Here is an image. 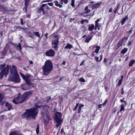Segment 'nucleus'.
Returning a JSON list of instances; mask_svg holds the SVG:
<instances>
[{
    "label": "nucleus",
    "instance_id": "bf43d9fd",
    "mask_svg": "<svg viewBox=\"0 0 135 135\" xmlns=\"http://www.w3.org/2000/svg\"><path fill=\"white\" fill-rule=\"evenodd\" d=\"M103 56L102 54L101 55H100V60H99V61H100L102 60L103 57Z\"/></svg>",
    "mask_w": 135,
    "mask_h": 135
},
{
    "label": "nucleus",
    "instance_id": "5fc2aeb1",
    "mask_svg": "<svg viewBox=\"0 0 135 135\" xmlns=\"http://www.w3.org/2000/svg\"><path fill=\"white\" fill-rule=\"evenodd\" d=\"M26 16L27 18H30V14H28V13H27L26 15Z\"/></svg>",
    "mask_w": 135,
    "mask_h": 135
},
{
    "label": "nucleus",
    "instance_id": "39448f33",
    "mask_svg": "<svg viewBox=\"0 0 135 135\" xmlns=\"http://www.w3.org/2000/svg\"><path fill=\"white\" fill-rule=\"evenodd\" d=\"M52 6L53 5V3L52 2L51 3H48L47 4H42L40 6L38 9L37 11V12L38 14H40L42 12L43 15L46 16L48 15L49 12L48 10L50 9L49 6L47 5Z\"/></svg>",
    "mask_w": 135,
    "mask_h": 135
},
{
    "label": "nucleus",
    "instance_id": "49530a36",
    "mask_svg": "<svg viewBox=\"0 0 135 135\" xmlns=\"http://www.w3.org/2000/svg\"><path fill=\"white\" fill-rule=\"evenodd\" d=\"M85 61V60H83L82 62H81V64L80 65V66H81L82 65H84V63Z\"/></svg>",
    "mask_w": 135,
    "mask_h": 135
},
{
    "label": "nucleus",
    "instance_id": "f03ea898",
    "mask_svg": "<svg viewBox=\"0 0 135 135\" xmlns=\"http://www.w3.org/2000/svg\"><path fill=\"white\" fill-rule=\"evenodd\" d=\"M32 93V90L25 92L21 95H18L17 97L14 98L12 101L16 104L22 103L26 100L29 96H31Z\"/></svg>",
    "mask_w": 135,
    "mask_h": 135
},
{
    "label": "nucleus",
    "instance_id": "1a4fd4ad",
    "mask_svg": "<svg viewBox=\"0 0 135 135\" xmlns=\"http://www.w3.org/2000/svg\"><path fill=\"white\" fill-rule=\"evenodd\" d=\"M20 74L22 78L25 81L26 84L30 86L34 87L33 83L30 82V80H29L30 76L28 75L25 76L21 73H20Z\"/></svg>",
    "mask_w": 135,
    "mask_h": 135
},
{
    "label": "nucleus",
    "instance_id": "58836bf2",
    "mask_svg": "<svg viewBox=\"0 0 135 135\" xmlns=\"http://www.w3.org/2000/svg\"><path fill=\"white\" fill-rule=\"evenodd\" d=\"M99 57H97L96 56H95L94 58V59L97 62H99Z\"/></svg>",
    "mask_w": 135,
    "mask_h": 135
},
{
    "label": "nucleus",
    "instance_id": "f8f14e48",
    "mask_svg": "<svg viewBox=\"0 0 135 135\" xmlns=\"http://www.w3.org/2000/svg\"><path fill=\"white\" fill-rule=\"evenodd\" d=\"M5 64L1 65L0 69L2 70H3L4 71H6V73H8L9 68L7 65L6 66V67H5Z\"/></svg>",
    "mask_w": 135,
    "mask_h": 135
},
{
    "label": "nucleus",
    "instance_id": "8fccbe9b",
    "mask_svg": "<svg viewBox=\"0 0 135 135\" xmlns=\"http://www.w3.org/2000/svg\"><path fill=\"white\" fill-rule=\"evenodd\" d=\"M95 52H94H94H93L91 54V56L92 57H93V56H94L95 55L94 54V53H95Z\"/></svg>",
    "mask_w": 135,
    "mask_h": 135
},
{
    "label": "nucleus",
    "instance_id": "f257e3e1",
    "mask_svg": "<svg viewBox=\"0 0 135 135\" xmlns=\"http://www.w3.org/2000/svg\"><path fill=\"white\" fill-rule=\"evenodd\" d=\"M35 107H32L25 110V112L21 115V117L22 119H25L28 120L31 119V118L35 119L38 113V108H42L44 105H39L38 103L34 104Z\"/></svg>",
    "mask_w": 135,
    "mask_h": 135
},
{
    "label": "nucleus",
    "instance_id": "72a5a7b5",
    "mask_svg": "<svg viewBox=\"0 0 135 135\" xmlns=\"http://www.w3.org/2000/svg\"><path fill=\"white\" fill-rule=\"evenodd\" d=\"M75 0H72L71 1V6L74 7L75 6L74 5V2H75Z\"/></svg>",
    "mask_w": 135,
    "mask_h": 135
},
{
    "label": "nucleus",
    "instance_id": "dca6fc26",
    "mask_svg": "<svg viewBox=\"0 0 135 135\" xmlns=\"http://www.w3.org/2000/svg\"><path fill=\"white\" fill-rule=\"evenodd\" d=\"M5 106L8 109V110H10L12 109V106L10 103L8 102H6V103Z\"/></svg>",
    "mask_w": 135,
    "mask_h": 135
},
{
    "label": "nucleus",
    "instance_id": "e2e57ef3",
    "mask_svg": "<svg viewBox=\"0 0 135 135\" xmlns=\"http://www.w3.org/2000/svg\"><path fill=\"white\" fill-rule=\"evenodd\" d=\"M131 41H130L128 43V44L127 45H128V46H129L131 45Z\"/></svg>",
    "mask_w": 135,
    "mask_h": 135
},
{
    "label": "nucleus",
    "instance_id": "f704fd0d",
    "mask_svg": "<svg viewBox=\"0 0 135 135\" xmlns=\"http://www.w3.org/2000/svg\"><path fill=\"white\" fill-rule=\"evenodd\" d=\"M63 133V134L64 135H66V133L64 132V130L63 128H61V133Z\"/></svg>",
    "mask_w": 135,
    "mask_h": 135
},
{
    "label": "nucleus",
    "instance_id": "9b49d317",
    "mask_svg": "<svg viewBox=\"0 0 135 135\" xmlns=\"http://www.w3.org/2000/svg\"><path fill=\"white\" fill-rule=\"evenodd\" d=\"M30 0H24V7L23 8V9L24 10L25 12L26 13L27 11V8L30 2Z\"/></svg>",
    "mask_w": 135,
    "mask_h": 135
},
{
    "label": "nucleus",
    "instance_id": "aec40b11",
    "mask_svg": "<svg viewBox=\"0 0 135 135\" xmlns=\"http://www.w3.org/2000/svg\"><path fill=\"white\" fill-rule=\"evenodd\" d=\"M73 45L69 43H67L66 44V46L64 47L65 49H71L73 48Z\"/></svg>",
    "mask_w": 135,
    "mask_h": 135
},
{
    "label": "nucleus",
    "instance_id": "69168bd1",
    "mask_svg": "<svg viewBox=\"0 0 135 135\" xmlns=\"http://www.w3.org/2000/svg\"><path fill=\"white\" fill-rule=\"evenodd\" d=\"M105 91H107L108 88V87L107 86H105Z\"/></svg>",
    "mask_w": 135,
    "mask_h": 135
},
{
    "label": "nucleus",
    "instance_id": "7ed1b4c3",
    "mask_svg": "<svg viewBox=\"0 0 135 135\" xmlns=\"http://www.w3.org/2000/svg\"><path fill=\"white\" fill-rule=\"evenodd\" d=\"M12 69H10L11 75L9 78V80L17 83L19 82L21 79L19 75L17 70L16 67L15 65L12 66Z\"/></svg>",
    "mask_w": 135,
    "mask_h": 135
},
{
    "label": "nucleus",
    "instance_id": "6ab92c4d",
    "mask_svg": "<svg viewBox=\"0 0 135 135\" xmlns=\"http://www.w3.org/2000/svg\"><path fill=\"white\" fill-rule=\"evenodd\" d=\"M94 28V25L93 24H89L88 25V30L89 31H91Z\"/></svg>",
    "mask_w": 135,
    "mask_h": 135
},
{
    "label": "nucleus",
    "instance_id": "c85d7f7f",
    "mask_svg": "<svg viewBox=\"0 0 135 135\" xmlns=\"http://www.w3.org/2000/svg\"><path fill=\"white\" fill-rule=\"evenodd\" d=\"M128 49L127 48H124L121 51V53L123 54H125L127 51Z\"/></svg>",
    "mask_w": 135,
    "mask_h": 135
},
{
    "label": "nucleus",
    "instance_id": "a19ab883",
    "mask_svg": "<svg viewBox=\"0 0 135 135\" xmlns=\"http://www.w3.org/2000/svg\"><path fill=\"white\" fill-rule=\"evenodd\" d=\"M107 99L103 103L102 105H103V106H104L106 105V103L107 102Z\"/></svg>",
    "mask_w": 135,
    "mask_h": 135
},
{
    "label": "nucleus",
    "instance_id": "9d476101",
    "mask_svg": "<svg viewBox=\"0 0 135 135\" xmlns=\"http://www.w3.org/2000/svg\"><path fill=\"white\" fill-rule=\"evenodd\" d=\"M55 51L51 49L46 51L45 53V55L48 57H54L55 55Z\"/></svg>",
    "mask_w": 135,
    "mask_h": 135
},
{
    "label": "nucleus",
    "instance_id": "09e8293b",
    "mask_svg": "<svg viewBox=\"0 0 135 135\" xmlns=\"http://www.w3.org/2000/svg\"><path fill=\"white\" fill-rule=\"evenodd\" d=\"M84 19L80 21V23L81 25H83L84 24Z\"/></svg>",
    "mask_w": 135,
    "mask_h": 135
},
{
    "label": "nucleus",
    "instance_id": "c756f323",
    "mask_svg": "<svg viewBox=\"0 0 135 135\" xmlns=\"http://www.w3.org/2000/svg\"><path fill=\"white\" fill-rule=\"evenodd\" d=\"M135 61L133 60H131L129 63V66H132L133 64L134 63Z\"/></svg>",
    "mask_w": 135,
    "mask_h": 135
},
{
    "label": "nucleus",
    "instance_id": "13d9d810",
    "mask_svg": "<svg viewBox=\"0 0 135 135\" xmlns=\"http://www.w3.org/2000/svg\"><path fill=\"white\" fill-rule=\"evenodd\" d=\"M95 33L94 32L92 31H91L90 32V34H91V35L93 34L94 35H93V36L95 34Z\"/></svg>",
    "mask_w": 135,
    "mask_h": 135
},
{
    "label": "nucleus",
    "instance_id": "cd10ccee",
    "mask_svg": "<svg viewBox=\"0 0 135 135\" xmlns=\"http://www.w3.org/2000/svg\"><path fill=\"white\" fill-rule=\"evenodd\" d=\"M95 47L96 48V49L95 50L94 52H95L97 54L98 53V52L99 51L100 47V46H96Z\"/></svg>",
    "mask_w": 135,
    "mask_h": 135
},
{
    "label": "nucleus",
    "instance_id": "7c9ffc66",
    "mask_svg": "<svg viewBox=\"0 0 135 135\" xmlns=\"http://www.w3.org/2000/svg\"><path fill=\"white\" fill-rule=\"evenodd\" d=\"M39 125L37 124V127L36 129V133L37 134H38L39 132Z\"/></svg>",
    "mask_w": 135,
    "mask_h": 135
},
{
    "label": "nucleus",
    "instance_id": "de8ad7c7",
    "mask_svg": "<svg viewBox=\"0 0 135 135\" xmlns=\"http://www.w3.org/2000/svg\"><path fill=\"white\" fill-rule=\"evenodd\" d=\"M68 1L69 0H64L63 2L65 4H66L68 2Z\"/></svg>",
    "mask_w": 135,
    "mask_h": 135
},
{
    "label": "nucleus",
    "instance_id": "37998d69",
    "mask_svg": "<svg viewBox=\"0 0 135 135\" xmlns=\"http://www.w3.org/2000/svg\"><path fill=\"white\" fill-rule=\"evenodd\" d=\"M119 5H118L117 6L116 8L114 10V12L115 13H116V12H117V9L118 8V7H119Z\"/></svg>",
    "mask_w": 135,
    "mask_h": 135
},
{
    "label": "nucleus",
    "instance_id": "774afa93",
    "mask_svg": "<svg viewBox=\"0 0 135 135\" xmlns=\"http://www.w3.org/2000/svg\"><path fill=\"white\" fill-rule=\"evenodd\" d=\"M124 18L126 20L128 18L127 15H126Z\"/></svg>",
    "mask_w": 135,
    "mask_h": 135
},
{
    "label": "nucleus",
    "instance_id": "4be33fe9",
    "mask_svg": "<svg viewBox=\"0 0 135 135\" xmlns=\"http://www.w3.org/2000/svg\"><path fill=\"white\" fill-rule=\"evenodd\" d=\"M25 33L29 35L28 36L29 37L31 38H33V35L31 34V32L27 31H25Z\"/></svg>",
    "mask_w": 135,
    "mask_h": 135
},
{
    "label": "nucleus",
    "instance_id": "2f4dec72",
    "mask_svg": "<svg viewBox=\"0 0 135 135\" xmlns=\"http://www.w3.org/2000/svg\"><path fill=\"white\" fill-rule=\"evenodd\" d=\"M79 81L80 82L84 83L85 82V80L83 78H80L79 79Z\"/></svg>",
    "mask_w": 135,
    "mask_h": 135
},
{
    "label": "nucleus",
    "instance_id": "4468645a",
    "mask_svg": "<svg viewBox=\"0 0 135 135\" xmlns=\"http://www.w3.org/2000/svg\"><path fill=\"white\" fill-rule=\"evenodd\" d=\"M128 37H124L122 38L120 40L119 42L117 45V49L119 48L121 46L125 39H126V41L128 40Z\"/></svg>",
    "mask_w": 135,
    "mask_h": 135
},
{
    "label": "nucleus",
    "instance_id": "338daca9",
    "mask_svg": "<svg viewBox=\"0 0 135 135\" xmlns=\"http://www.w3.org/2000/svg\"><path fill=\"white\" fill-rule=\"evenodd\" d=\"M74 18H70V22H71L72 21H74Z\"/></svg>",
    "mask_w": 135,
    "mask_h": 135
},
{
    "label": "nucleus",
    "instance_id": "ddd939ff",
    "mask_svg": "<svg viewBox=\"0 0 135 135\" xmlns=\"http://www.w3.org/2000/svg\"><path fill=\"white\" fill-rule=\"evenodd\" d=\"M59 1H60V2L59 3L60 4H59V3L58 1H54V2L55 3V5L57 7H59L60 8H61L62 7V5L63 4L64 2V0H59Z\"/></svg>",
    "mask_w": 135,
    "mask_h": 135
},
{
    "label": "nucleus",
    "instance_id": "3c124183",
    "mask_svg": "<svg viewBox=\"0 0 135 135\" xmlns=\"http://www.w3.org/2000/svg\"><path fill=\"white\" fill-rule=\"evenodd\" d=\"M65 78V77H64V76H63L62 77H61L59 79V81H61L63 79H64Z\"/></svg>",
    "mask_w": 135,
    "mask_h": 135
},
{
    "label": "nucleus",
    "instance_id": "0eeeda50",
    "mask_svg": "<svg viewBox=\"0 0 135 135\" xmlns=\"http://www.w3.org/2000/svg\"><path fill=\"white\" fill-rule=\"evenodd\" d=\"M59 36L57 35H56L54 36V39L52 41V47L55 50H58L59 48L58 44L59 43Z\"/></svg>",
    "mask_w": 135,
    "mask_h": 135
},
{
    "label": "nucleus",
    "instance_id": "6e6552de",
    "mask_svg": "<svg viewBox=\"0 0 135 135\" xmlns=\"http://www.w3.org/2000/svg\"><path fill=\"white\" fill-rule=\"evenodd\" d=\"M49 106L47 105H44L41 109L40 114L42 117H44L45 115H47L49 113L48 109Z\"/></svg>",
    "mask_w": 135,
    "mask_h": 135
},
{
    "label": "nucleus",
    "instance_id": "0e129e2a",
    "mask_svg": "<svg viewBox=\"0 0 135 135\" xmlns=\"http://www.w3.org/2000/svg\"><path fill=\"white\" fill-rule=\"evenodd\" d=\"M77 108L76 106H75V108H74L73 110L74 111H75L77 109Z\"/></svg>",
    "mask_w": 135,
    "mask_h": 135
},
{
    "label": "nucleus",
    "instance_id": "bb28decb",
    "mask_svg": "<svg viewBox=\"0 0 135 135\" xmlns=\"http://www.w3.org/2000/svg\"><path fill=\"white\" fill-rule=\"evenodd\" d=\"M18 133L17 132V131H14L11 132L9 135H17Z\"/></svg>",
    "mask_w": 135,
    "mask_h": 135
},
{
    "label": "nucleus",
    "instance_id": "ea45409f",
    "mask_svg": "<svg viewBox=\"0 0 135 135\" xmlns=\"http://www.w3.org/2000/svg\"><path fill=\"white\" fill-rule=\"evenodd\" d=\"M126 20L124 18L123 19L122 21L121 22L122 25H123L124 24V22H125Z\"/></svg>",
    "mask_w": 135,
    "mask_h": 135
},
{
    "label": "nucleus",
    "instance_id": "20e7f679",
    "mask_svg": "<svg viewBox=\"0 0 135 135\" xmlns=\"http://www.w3.org/2000/svg\"><path fill=\"white\" fill-rule=\"evenodd\" d=\"M43 75H47L50 73L53 69V64L50 60H47L45 62L44 65L42 67Z\"/></svg>",
    "mask_w": 135,
    "mask_h": 135
},
{
    "label": "nucleus",
    "instance_id": "4c0bfd02",
    "mask_svg": "<svg viewBox=\"0 0 135 135\" xmlns=\"http://www.w3.org/2000/svg\"><path fill=\"white\" fill-rule=\"evenodd\" d=\"M100 21V20L99 19H97L95 22V24L97 25H99L98 22Z\"/></svg>",
    "mask_w": 135,
    "mask_h": 135
},
{
    "label": "nucleus",
    "instance_id": "603ef678",
    "mask_svg": "<svg viewBox=\"0 0 135 135\" xmlns=\"http://www.w3.org/2000/svg\"><path fill=\"white\" fill-rule=\"evenodd\" d=\"M122 82L121 81H120L119 80V82L118 83V85L119 86H120Z\"/></svg>",
    "mask_w": 135,
    "mask_h": 135
},
{
    "label": "nucleus",
    "instance_id": "a878e982",
    "mask_svg": "<svg viewBox=\"0 0 135 135\" xmlns=\"http://www.w3.org/2000/svg\"><path fill=\"white\" fill-rule=\"evenodd\" d=\"M88 6H86L84 9L85 12L86 13H88L90 11V9H88Z\"/></svg>",
    "mask_w": 135,
    "mask_h": 135
},
{
    "label": "nucleus",
    "instance_id": "412c9836",
    "mask_svg": "<svg viewBox=\"0 0 135 135\" xmlns=\"http://www.w3.org/2000/svg\"><path fill=\"white\" fill-rule=\"evenodd\" d=\"M101 3H96L94 4V5H93L92 6V7L93 9H95V8H98L99 7Z\"/></svg>",
    "mask_w": 135,
    "mask_h": 135
},
{
    "label": "nucleus",
    "instance_id": "680f3d73",
    "mask_svg": "<svg viewBox=\"0 0 135 135\" xmlns=\"http://www.w3.org/2000/svg\"><path fill=\"white\" fill-rule=\"evenodd\" d=\"M122 90L121 94L122 95H123V94H124V91L123 90V88H122V90Z\"/></svg>",
    "mask_w": 135,
    "mask_h": 135
},
{
    "label": "nucleus",
    "instance_id": "c03bdc74",
    "mask_svg": "<svg viewBox=\"0 0 135 135\" xmlns=\"http://www.w3.org/2000/svg\"><path fill=\"white\" fill-rule=\"evenodd\" d=\"M3 99V97L1 93H0V103L1 102Z\"/></svg>",
    "mask_w": 135,
    "mask_h": 135
},
{
    "label": "nucleus",
    "instance_id": "e433bc0d",
    "mask_svg": "<svg viewBox=\"0 0 135 135\" xmlns=\"http://www.w3.org/2000/svg\"><path fill=\"white\" fill-rule=\"evenodd\" d=\"M46 98L47 100H50L51 99V96L49 95L48 96H47L46 97Z\"/></svg>",
    "mask_w": 135,
    "mask_h": 135
},
{
    "label": "nucleus",
    "instance_id": "79ce46f5",
    "mask_svg": "<svg viewBox=\"0 0 135 135\" xmlns=\"http://www.w3.org/2000/svg\"><path fill=\"white\" fill-rule=\"evenodd\" d=\"M17 46L20 49V50H21V45L20 43H19L18 45H17Z\"/></svg>",
    "mask_w": 135,
    "mask_h": 135
},
{
    "label": "nucleus",
    "instance_id": "4d7b16f0",
    "mask_svg": "<svg viewBox=\"0 0 135 135\" xmlns=\"http://www.w3.org/2000/svg\"><path fill=\"white\" fill-rule=\"evenodd\" d=\"M66 64V62L65 61H64L63 62H62V64H61V65H65Z\"/></svg>",
    "mask_w": 135,
    "mask_h": 135
},
{
    "label": "nucleus",
    "instance_id": "473e14b6",
    "mask_svg": "<svg viewBox=\"0 0 135 135\" xmlns=\"http://www.w3.org/2000/svg\"><path fill=\"white\" fill-rule=\"evenodd\" d=\"M124 110V107L123 105H121L120 106V111L121 112L122 111H123Z\"/></svg>",
    "mask_w": 135,
    "mask_h": 135
},
{
    "label": "nucleus",
    "instance_id": "6e6d98bb",
    "mask_svg": "<svg viewBox=\"0 0 135 135\" xmlns=\"http://www.w3.org/2000/svg\"><path fill=\"white\" fill-rule=\"evenodd\" d=\"M48 34L47 33H46L44 34L45 36V37L46 39H47L48 38V37H47V35H48Z\"/></svg>",
    "mask_w": 135,
    "mask_h": 135
},
{
    "label": "nucleus",
    "instance_id": "a18cd8bd",
    "mask_svg": "<svg viewBox=\"0 0 135 135\" xmlns=\"http://www.w3.org/2000/svg\"><path fill=\"white\" fill-rule=\"evenodd\" d=\"M20 21H21L20 23L22 25H23V24H24L25 23V22H23V20L22 19V18L20 19Z\"/></svg>",
    "mask_w": 135,
    "mask_h": 135
},
{
    "label": "nucleus",
    "instance_id": "052dcab7",
    "mask_svg": "<svg viewBox=\"0 0 135 135\" xmlns=\"http://www.w3.org/2000/svg\"><path fill=\"white\" fill-rule=\"evenodd\" d=\"M103 62L105 64L107 62V59L106 58H105Z\"/></svg>",
    "mask_w": 135,
    "mask_h": 135
},
{
    "label": "nucleus",
    "instance_id": "864d4df0",
    "mask_svg": "<svg viewBox=\"0 0 135 135\" xmlns=\"http://www.w3.org/2000/svg\"><path fill=\"white\" fill-rule=\"evenodd\" d=\"M45 116H46L47 118L49 119V118L50 119H51L50 118H49V113L47 115H45Z\"/></svg>",
    "mask_w": 135,
    "mask_h": 135
},
{
    "label": "nucleus",
    "instance_id": "c9c22d12",
    "mask_svg": "<svg viewBox=\"0 0 135 135\" xmlns=\"http://www.w3.org/2000/svg\"><path fill=\"white\" fill-rule=\"evenodd\" d=\"M81 107H80V106H79L78 108V113H80L81 112Z\"/></svg>",
    "mask_w": 135,
    "mask_h": 135
},
{
    "label": "nucleus",
    "instance_id": "5701e85b",
    "mask_svg": "<svg viewBox=\"0 0 135 135\" xmlns=\"http://www.w3.org/2000/svg\"><path fill=\"white\" fill-rule=\"evenodd\" d=\"M33 33L35 35L38 37L39 39H41V37H40V34H39V33L38 32H33Z\"/></svg>",
    "mask_w": 135,
    "mask_h": 135
},
{
    "label": "nucleus",
    "instance_id": "423d86ee",
    "mask_svg": "<svg viewBox=\"0 0 135 135\" xmlns=\"http://www.w3.org/2000/svg\"><path fill=\"white\" fill-rule=\"evenodd\" d=\"M62 116L61 113L59 112H57L55 114L54 119L57 123L56 125L57 128L61 126L63 122V119L62 118Z\"/></svg>",
    "mask_w": 135,
    "mask_h": 135
},
{
    "label": "nucleus",
    "instance_id": "f3484780",
    "mask_svg": "<svg viewBox=\"0 0 135 135\" xmlns=\"http://www.w3.org/2000/svg\"><path fill=\"white\" fill-rule=\"evenodd\" d=\"M8 74V73H6V71H4L3 70H2L0 73V79H2L4 75L6 76Z\"/></svg>",
    "mask_w": 135,
    "mask_h": 135
},
{
    "label": "nucleus",
    "instance_id": "a211bd4d",
    "mask_svg": "<svg viewBox=\"0 0 135 135\" xmlns=\"http://www.w3.org/2000/svg\"><path fill=\"white\" fill-rule=\"evenodd\" d=\"M89 36V37H86L85 41V42H87L88 43H89V41L92 39L93 37V36H92V35H90Z\"/></svg>",
    "mask_w": 135,
    "mask_h": 135
},
{
    "label": "nucleus",
    "instance_id": "393cba45",
    "mask_svg": "<svg viewBox=\"0 0 135 135\" xmlns=\"http://www.w3.org/2000/svg\"><path fill=\"white\" fill-rule=\"evenodd\" d=\"M100 25H97L95 24V27H94V30H96L97 29L98 30H99L100 29Z\"/></svg>",
    "mask_w": 135,
    "mask_h": 135
},
{
    "label": "nucleus",
    "instance_id": "2eb2a0df",
    "mask_svg": "<svg viewBox=\"0 0 135 135\" xmlns=\"http://www.w3.org/2000/svg\"><path fill=\"white\" fill-rule=\"evenodd\" d=\"M21 86L22 89L24 90H27L31 89V88L29 87L30 86L26 83L22 84Z\"/></svg>",
    "mask_w": 135,
    "mask_h": 135
},
{
    "label": "nucleus",
    "instance_id": "b1692460",
    "mask_svg": "<svg viewBox=\"0 0 135 135\" xmlns=\"http://www.w3.org/2000/svg\"><path fill=\"white\" fill-rule=\"evenodd\" d=\"M6 8L3 6L0 5V11L2 12L6 11Z\"/></svg>",
    "mask_w": 135,
    "mask_h": 135
}]
</instances>
